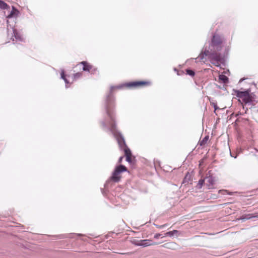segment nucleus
Returning <instances> with one entry per match:
<instances>
[{
    "mask_svg": "<svg viewBox=\"0 0 258 258\" xmlns=\"http://www.w3.org/2000/svg\"><path fill=\"white\" fill-rule=\"evenodd\" d=\"M60 75H61V79H63L64 82H65V83H66V88H68V86H67V84H68L69 83V81L68 80V79L66 78V77L64 75V71L63 70H62L61 71V74H60Z\"/></svg>",
    "mask_w": 258,
    "mask_h": 258,
    "instance_id": "9d476101",
    "label": "nucleus"
},
{
    "mask_svg": "<svg viewBox=\"0 0 258 258\" xmlns=\"http://www.w3.org/2000/svg\"><path fill=\"white\" fill-rule=\"evenodd\" d=\"M170 234H171V233H170V232H169H169H167L165 233V234H164V236H162V237H165V236H170Z\"/></svg>",
    "mask_w": 258,
    "mask_h": 258,
    "instance_id": "412c9836",
    "label": "nucleus"
},
{
    "mask_svg": "<svg viewBox=\"0 0 258 258\" xmlns=\"http://www.w3.org/2000/svg\"><path fill=\"white\" fill-rule=\"evenodd\" d=\"M214 109H215V111L217 109H218L219 108H218V107L217 106V105H216V104H214Z\"/></svg>",
    "mask_w": 258,
    "mask_h": 258,
    "instance_id": "4be33fe9",
    "label": "nucleus"
},
{
    "mask_svg": "<svg viewBox=\"0 0 258 258\" xmlns=\"http://www.w3.org/2000/svg\"><path fill=\"white\" fill-rule=\"evenodd\" d=\"M243 79H240V81H239V82H242L243 81Z\"/></svg>",
    "mask_w": 258,
    "mask_h": 258,
    "instance_id": "393cba45",
    "label": "nucleus"
},
{
    "mask_svg": "<svg viewBox=\"0 0 258 258\" xmlns=\"http://www.w3.org/2000/svg\"><path fill=\"white\" fill-rule=\"evenodd\" d=\"M162 235L160 233H156V234L154 235V238L155 239H158L160 237H162Z\"/></svg>",
    "mask_w": 258,
    "mask_h": 258,
    "instance_id": "aec40b11",
    "label": "nucleus"
},
{
    "mask_svg": "<svg viewBox=\"0 0 258 258\" xmlns=\"http://www.w3.org/2000/svg\"><path fill=\"white\" fill-rule=\"evenodd\" d=\"M169 232H170V233H171L170 234V237L175 236L177 237L178 236H179L181 234V232L179 231H178L177 230H174L173 231H169Z\"/></svg>",
    "mask_w": 258,
    "mask_h": 258,
    "instance_id": "f8f14e48",
    "label": "nucleus"
},
{
    "mask_svg": "<svg viewBox=\"0 0 258 258\" xmlns=\"http://www.w3.org/2000/svg\"><path fill=\"white\" fill-rule=\"evenodd\" d=\"M81 76H82L81 73H76L74 75V79H78V78L81 77Z\"/></svg>",
    "mask_w": 258,
    "mask_h": 258,
    "instance_id": "a211bd4d",
    "label": "nucleus"
},
{
    "mask_svg": "<svg viewBox=\"0 0 258 258\" xmlns=\"http://www.w3.org/2000/svg\"><path fill=\"white\" fill-rule=\"evenodd\" d=\"M80 64L83 65V70L84 71L90 72V70L92 68V67L91 65H90L88 62H87L86 61H82L80 63Z\"/></svg>",
    "mask_w": 258,
    "mask_h": 258,
    "instance_id": "1a4fd4ad",
    "label": "nucleus"
},
{
    "mask_svg": "<svg viewBox=\"0 0 258 258\" xmlns=\"http://www.w3.org/2000/svg\"><path fill=\"white\" fill-rule=\"evenodd\" d=\"M219 79L224 83H227L228 80V78L224 75H219Z\"/></svg>",
    "mask_w": 258,
    "mask_h": 258,
    "instance_id": "4468645a",
    "label": "nucleus"
},
{
    "mask_svg": "<svg viewBox=\"0 0 258 258\" xmlns=\"http://www.w3.org/2000/svg\"><path fill=\"white\" fill-rule=\"evenodd\" d=\"M205 181V179L204 180L201 179L199 181V185H200V187H202V186L203 185Z\"/></svg>",
    "mask_w": 258,
    "mask_h": 258,
    "instance_id": "6ab92c4d",
    "label": "nucleus"
},
{
    "mask_svg": "<svg viewBox=\"0 0 258 258\" xmlns=\"http://www.w3.org/2000/svg\"><path fill=\"white\" fill-rule=\"evenodd\" d=\"M209 139L208 136H206L202 141H200V145L201 146H204L205 145L206 143L207 142L208 140Z\"/></svg>",
    "mask_w": 258,
    "mask_h": 258,
    "instance_id": "2eb2a0df",
    "label": "nucleus"
},
{
    "mask_svg": "<svg viewBox=\"0 0 258 258\" xmlns=\"http://www.w3.org/2000/svg\"><path fill=\"white\" fill-rule=\"evenodd\" d=\"M126 170V167L122 165L117 166L112 173L111 179L114 182L119 181L120 178V174Z\"/></svg>",
    "mask_w": 258,
    "mask_h": 258,
    "instance_id": "39448f33",
    "label": "nucleus"
},
{
    "mask_svg": "<svg viewBox=\"0 0 258 258\" xmlns=\"http://www.w3.org/2000/svg\"><path fill=\"white\" fill-rule=\"evenodd\" d=\"M256 217H257V216H253L251 214H247V215H243L242 216H241L240 218V219L242 220H248V219H251L252 218H255Z\"/></svg>",
    "mask_w": 258,
    "mask_h": 258,
    "instance_id": "9b49d317",
    "label": "nucleus"
},
{
    "mask_svg": "<svg viewBox=\"0 0 258 258\" xmlns=\"http://www.w3.org/2000/svg\"><path fill=\"white\" fill-rule=\"evenodd\" d=\"M19 11L15 8L14 7H12V10L10 12V14L7 16L8 18V20L7 21L8 23V35H10V33H11L12 37L11 39L13 41H23V38L20 34L16 29L14 28V26L11 25L10 23V19L12 18H16L18 15Z\"/></svg>",
    "mask_w": 258,
    "mask_h": 258,
    "instance_id": "7ed1b4c3",
    "label": "nucleus"
},
{
    "mask_svg": "<svg viewBox=\"0 0 258 258\" xmlns=\"http://www.w3.org/2000/svg\"><path fill=\"white\" fill-rule=\"evenodd\" d=\"M186 71L187 74L190 76H194L195 75V72L192 70L187 69Z\"/></svg>",
    "mask_w": 258,
    "mask_h": 258,
    "instance_id": "dca6fc26",
    "label": "nucleus"
},
{
    "mask_svg": "<svg viewBox=\"0 0 258 258\" xmlns=\"http://www.w3.org/2000/svg\"><path fill=\"white\" fill-rule=\"evenodd\" d=\"M250 91L249 89L244 91H235L236 96L239 98V100L246 104L251 103L252 101V97L250 95Z\"/></svg>",
    "mask_w": 258,
    "mask_h": 258,
    "instance_id": "20e7f679",
    "label": "nucleus"
},
{
    "mask_svg": "<svg viewBox=\"0 0 258 258\" xmlns=\"http://www.w3.org/2000/svg\"><path fill=\"white\" fill-rule=\"evenodd\" d=\"M123 158V157L122 156H121V157H120L119 158V160H118V163H121V162H122V160Z\"/></svg>",
    "mask_w": 258,
    "mask_h": 258,
    "instance_id": "5701e85b",
    "label": "nucleus"
},
{
    "mask_svg": "<svg viewBox=\"0 0 258 258\" xmlns=\"http://www.w3.org/2000/svg\"><path fill=\"white\" fill-rule=\"evenodd\" d=\"M219 193H220V194H223V195H227V194H228V195H231L230 192H228V191H227V190H224V189H223V190H220L219 191Z\"/></svg>",
    "mask_w": 258,
    "mask_h": 258,
    "instance_id": "f3484780",
    "label": "nucleus"
},
{
    "mask_svg": "<svg viewBox=\"0 0 258 258\" xmlns=\"http://www.w3.org/2000/svg\"><path fill=\"white\" fill-rule=\"evenodd\" d=\"M161 246L168 249H175L177 247V244L174 242H169L163 244Z\"/></svg>",
    "mask_w": 258,
    "mask_h": 258,
    "instance_id": "6e6552de",
    "label": "nucleus"
},
{
    "mask_svg": "<svg viewBox=\"0 0 258 258\" xmlns=\"http://www.w3.org/2000/svg\"><path fill=\"white\" fill-rule=\"evenodd\" d=\"M149 84V82L147 81H137L118 86H111L110 87V92L106 96L105 104L106 116L102 122V124L104 128L110 130L114 137L116 138L120 149L124 151L126 156V160L128 162H131V156L132 153L130 149L126 145L122 135L116 128L115 114L114 111V99L113 96L111 95V92L114 89H121L123 87H138Z\"/></svg>",
    "mask_w": 258,
    "mask_h": 258,
    "instance_id": "f257e3e1",
    "label": "nucleus"
},
{
    "mask_svg": "<svg viewBox=\"0 0 258 258\" xmlns=\"http://www.w3.org/2000/svg\"><path fill=\"white\" fill-rule=\"evenodd\" d=\"M205 181L206 182V184L209 189L212 187L215 182L214 178L211 176L207 177L205 178Z\"/></svg>",
    "mask_w": 258,
    "mask_h": 258,
    "instance_id": "0eeeda50",
    "label": "nucleus"
},
{
    "mask_svg": "<svg viewBox=\"0 0 258 258\" xmlns=\"http://www.w3.org/2000/svg\"><path fill=\"white\" fill-rule=\"evenodd\" d=\"M0 9L6 10L10 9V7L3 1L0 0Z\"/></svg>",
    "mask_w": 258,
    "mask_h": 258,
    "instance_id": "ddd939ff",
    "label": "nucleus"
},
{
    "mask_svg": "<svg viewBox=\"0 0 258 258\" xmlns=\"http://www.w3.org/2000/svg\"><path fill=\"white\" fill-rule=\"evenodd\" d=\"M133 243L137 246H141L143 247H146L150 245H157L158 243L156 242L153 241L150 239H144L140 240H135L133 241Z\"/></svg>",
    "mask_w": 258,
    "mask_h": 258,
    "instance_id": "423d86ee",
    "label": "nucleus"
},
{
    "mask_svg": "<svg viewBox=\"0 0 258 258\" xmlns=\"http://www.w3.org/2000/svg\"><path fill=\"white\" fill-rule=\"evenodd\" d=\"M223 37L221 36L214 34L209 45V49H205L196 59H200V61L205 62V57L207 56L213 64L217 67L220 66V62L222 61L223 58L220 51L222 48Z\"/></svg>",
    "mask_w": 258,
    "mask_h": 258,
    "instance_id": "f03ea898",
    "label": "nucleus"
},
{
    "mask_svg": "<svg viewBox=\"0 0 258 258\" xmlns=\"http://www.w3.org/2000/svg\"><path fill=\"white\" fill-rule=\"evenodd\" d=\"M165 226V225H161L159 227V228H164V227Z\"/></svg>",
    "mask_w": 258,
    "mask_h": 258,
    "instance_id": "b1692460",
    "label": "nucleus"
}]
</instances>
